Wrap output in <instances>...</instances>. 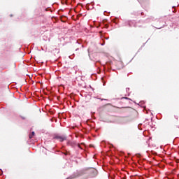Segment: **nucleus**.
Instances as JSON below:
<instances>
[{
  "label": "nucleus",
  "mask_w": 179,
  "mask_h": 179,
  "mask_svg": "<svg viewBox=\"0 0 179 179\" xmlns=\"http://www.w3.org/2000/svg\"><path fill=\"white\" fill-rule=\"evenodd\" d=\"M124 24L125 26H129V27H136V22L135 21H127Z\"/></svg>",
  "instance_id": "nucleus-1"
},
{
  "label": "nucleus",
  "mask_w": 179,
  "mask_h": 179,
  "mask_svg": "<svg viewBox=\"0 0 179 179\" xmlns=\"http://www.w3.org/2000/svg\"><path fill=\"white\" fill-rule=\"evenodd\" d=\"M54 139L59 141V142H64V141L66 140V137H65L64 136L57 135L54 137Z\"/></svg>",
  "instance_id": "nucleus-2"
},
{
  "label": "nucleus",
  "mask_w": 179,
  "mask_h": 179,
  "mask_svg": "<svg viewBox=\"0 0 179 179\" xmlns=\"http://www.w3.org/2000/svg\"><path fill=\"white\" fill-rule=\"evenodd\" d=\"M35 135L34 131H32L31 134H29V139H31Z\"/></svg>",
  "instance_id": "nucleus-3"
},
{
  "label": "nucleus",
  "mask_w": 179,
  "mask_h": 179,
  "mask_svg": "<svg viewBox=\"0 0 179 179\" xmlns=\"http://www.w3.org/2000/svg\"><path fill=\"white\" fill-rule=\"evenodd\" d=\"M129 90H130V89L129 88H126V92H127V93H128V94H129Z\"/></svg>",
  "instance_id": "nucleus-4"
},
{
  "label": "nucleus",
  "mask_w": 179,
  "mask_h": 179,
  "mask_svg": "<svg viewBox=\"0 0 179 179\" xmlns=\"http://www.w3.org/2000/svg\"><path fill=\"white\" fill-rule=\"evenodd\" d=\"M77 146L79 149H81L82 150H83V148H82V146H80V145L78 144Z\"/></svg>",
  "instance_id": "nucleus-5"
},
{
  "label": "nucleus",
  "mask_w": 179,
  "mask_h": 179,
  "mask_svg": "<svg viewBox=\"0 0 179 179\" xmlns=\"http://www.w3.org/2000/svg\"><path fill=\"white\" fill-rule=\"evenodd\" d=\"M90 52H92V50H91L90 48H88V54H89V55H90Z\"/></svg>",
  "instance_id": "nucleus-6"
},
{
  "label": "nucleus",
  "mask_w": 179,
  "mask_h": 179,
  "mask_svg": "<svg viewBox=\"0 0 179 179\" xmlns=\"http://www.w3.org/2000/svg\"><path fill=\"white\" fill-rule=\"evenodd\" d=\"M122 99H125L126 100H129V98H128V97H123Z\"/></svg>",
  "instance_id": "nucleus-7"
},
{
  "label": "nucleus",
  "mask_w": 179,
  "mask_h": 179,
  "mask_svg": "<svg viewBox=\"0 0 179 179\" xmlns=\"http://www.w3.org/2000/svg\"><path fill=\"white\" fill-rule=\"evenodd\" d=\"M141 16H143V12L141 13Z\"/></svg>",
  "instance_id": "nucleus-8"
},
{
  "label": "nucleus",
  "mask_w": 179,
  "mask_h": 179,
  "mask_svg": "<svg viewBox=\"0 0 179 179\" xmlns=\"http://www.w3.org/2000/svg\"><path fill=\"white\" fill-rule=\"evenodd\" d=\"M105 43L103 42V43L101 44V45H104Z\"/></svg>",
  "instance_id": "nucleus-9"
},
{
  "label": "nucleus",
  "mask_w": 179,
  "mask_h": 179,
  "mask_svg": "<svg viewBox=\"0 0 179 179\" xmlns=\"http://www.w3.org/2000/svg\"><path fill=\"white\" fill-rule=\"evenodd\" d=\"M162 27H159L158 29H162Z\"/></svg>",
  "instance_id": "nucleus-10"
},
{
  "label": "nucleus",
  "mask_w": 179,
  "mask_h": 179,
  "mask_svg": "<svg viewBox=\"0 0 179 179\" xmlns=\"http://www.w3.org/2000/svg\"><path fill=\"white\" fill-rule=\"evenodd\" d=\"M68 179H71V177H69V178Z\"/></svg>",
  "instance_id": "nucleus-11"
},
{
  "label": "nucleus",
  "mask_w": 179,
  "mask_h": 179,
  "mask_svg": "<svg viewBox=\"0 0 179 179\" xmlns=\"http://www.w3.org/2000/svg\"><path fill=\"white\" fill-rule=\"evenodd\" d=\"M64 155H65V156H66V153H65Z\"/></svg>",
  "instance_id": "nucleus-12"
},
{
  "label": "nucleus",
  "mask_w": 179,
  "mask_h": 179,
  "mask_svg": "<svg viewBox=\"0 0 179 179\" xmlns=\"http://www.w3.org/2000/svg\"><path fill=\"white\" fill-rule=\"evenodd\" d=\"M101 100H107V99H101Z\"/></svg>",
  "instance_id": "nucleus-13"
}]
</instances>
